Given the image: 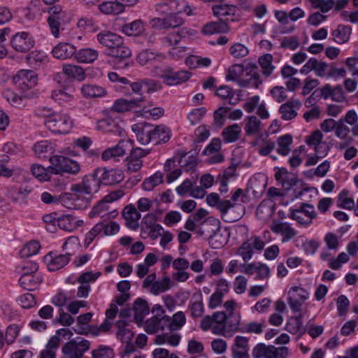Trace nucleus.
<instances>
[{
  "instance_id": "4",
  "label": "nucleus",
  "mask_w": 358,
  "mask_h": 358,
  "mask_svg": "<svg viewBox=\"0 0 358 358\" xmlns=\"http://www.w3.org/2000/svg\"><path fill=\"white\" fill-rule=\"evenodd\" d=\"M245 71V68L241 64H234L230 66L226 74L227 81H236L242 87L257 88L262 84L259 75L254 73L248 79H243L241 77Z\"/></svg>"
},
{
  "instance_id": "3",
  "label": "nucleus",
  "mask_w": 358,
  "mask_h": 358,
  "mask_svg": "<svg viewBox=\"0 0 358 358\" xmlns=\"http://www.w3.org/2000/svg\"><path fill=\"white\" fill-rule=\"evenodd\" d=\"M44 124L52 132L66 134L70 132L74 121L66 113H52L45 117Z\"/></svg>"
},
{
  "instance_id": "28",
  "label": "nucleus",
  "mask_w": 358,
  "mask_h": 358,
  "mask_svg": "<svg viewBox=\"0 0 358 358\" xmlns=\"http://www.w3.org/2000/svg\"><path fill=\"white\" fill-rule=\"evenodd\" d=\"M188 309L193 318L201 317L204 312L202 293L199 291L193 294L189 301Z\"/></svg>"
},
{
  "instance_id": "42",
  "label": "nucleus",
  "mask_w": 358,
  "mask_h": 358,
  "mask_svg": "<svg viewBox=\"0 0 358 358\" xmlns=\"http://www.w3.org/2000/svg\"><path fill=\"white\" fill-rule=\"evenodd\" d=\"M102 229H103L101 224L96 223L94 227L85 234L83 240V246L85 248H87L93 243H96L101 238H102L103 233Z\"/></svg>"
},
{
  "instance_id": "10",
  "label": "nucleus",
  "mask_w": 358,
  "mask_h": 358,
  "mask_svg": "<svg viewBox=\"0 0 358 358\" xmlns=\"http://www.w3.org/2000/svg\"><path fill=\"white\" fill-rule=\"evenodd\" d=\"M90 348V343L89 341L78 338L65 343L62 348V352L64 358H82Z\"/></svg>"
},
{
  "instance_id": "30",
  "label": "nucleus",
  "mask_w": 358,
  "mask_h": 358,
  "mask_svg": "<svg viewBox=\"0 0 358 358\" xmlns=\"http://www.w3.org/2000/svg\"><path fill=\"white\" fill-rule=\"evenodd\" d=\"M152 139L155 144L166 143L169 141L171 131L170 129L164 125L152 124Z\"/></svg>"
},
{
  "instance_id": "40",
  "label": "nucleus",
  "mask_w": 358,
  "mask_h": 358,
  "mask_svg": "<svg viewBox=\"0 0 358 358\" xmlns=\"http://www.w3.org/2000/svg\"><path fill=\"white\" fill-rule=\"evenodd\" d=\"M43 281L40 273L31 275H22L19 279L20 286L27 290L35 289Z\"/></svg>"
},
{
  "instance_id": "52",
  "label": "nucleus",
  "mask_w": 358,
  "mask_h": 358,
  "mask_svg": "<svg viewBox=\"0 0 358 358\" xmlns=\"http://www.w3.org/2000/svg\"><path fill=\"white\" fill-rule=\"evenodd\" d=\"M116 327L118 328L117 331V337L119 340L124 343H129L131 341L134 334L127 327L126 322L124 320H118L116 322Z\"/></svg>"
},
{
  "instance_id": "49",
  "label": "nucleus",
  "mask_w": 358,
  "mask_h": 358,
  "mask_svg": "<svg viewBox=\"0 0 358 358\" xmlns=\"http://www.w3.org/2000/svg\"><path fill=\"white\" fill-rule=\"evenodd\" d=\"M277 152L282 156H287L289 154L290 145L292 143V137L290 134L280 136L277 139Z\"/></svg>"
},
{
  "instance_id": "6",
  "label": "nucleus",
  "mask_w": 358,
  "mask_h": 358,
  "mask_svg": "<svg viewBox=\"0 0 358 358\" xmlns=\"http://www.w3.org/2000/svg\"><path fill=\"white\" fill-rule=\"evenodd\" d=\"M50 168L53 174H62L64 173L73 175L77 174L80 170V164L69 158L61 155H54L50 157Z\"/></svg>"
},
{
  "instance_id": "63",
  "label": "nucleus",
  "mask_w": 358,
  "mask_h": 358,
  "mask_svg": "<svg viewBox=\"0 0 358 358\" xmlns=\"http://www.w3.org/2000/svg\"><path fill=\"white\" fill-rule=\"evenodd\" d=\"M186 323V317L182 311H178L173 314V317H170L168 329L171 330H178Z\"/></svg>"
},
{
  "instance_id": "46",
  "label": "nucleus",
  "mask_w": 358,
  "mask_h": 358,
  "mask_svg": "<svg viewBox=\"0 0 358 358\" xmlns=\"http://www.w3.org/2000/svg\"><path fill=\"white\" fill-rule=\"evenodd\" d=\"M63 73L69 78L78 81H83L85 78V71L83 67L73 64H65L62 68Z\"/></svg>"
},
{
  "instance_id": "16",
  "label": "nucleus",
  "mask_w": 358,
  "mask_h": 358,
  "mask_svg": "<svg viewBox=\"0 0 358 358\" xmlns=\"http://www.w3.org/2000/svg\"><path fill=\"white\" fill-rule=\"evenodd\" d=\"M169 320L170 317L168 315H164L162 317L154 315L146 321L143 322L141 326H143L144 330L148 334H156L159 331H163L166 328H168Z\"/></svg>"
},
{
  "instance_id": "56",
  "label": "nucleus",
  "mask_w": 358,
  "mask_h": 358,
  "mask_svg": "<svg viewBox=\"0 0 358 358\" xmlns=\"http://www.w3.org/2000/svg\"><path fill=\"white\" fill-rule=\"evenodd\" d=\"M31 173L40 181H48L50 179L52 174L50 166L48 168L40 164H33L31 166Z\"/></svg>"
},
{
  "instance_id": "12",
  "label": "nucleus",
  "mask_w": 358,
  "mask_h": 358,
  "mask_svg": "<svg viewBox=\"0 0 358 358\" xmlns=\"http://www.w3.org/2000/svg\"><path fill=\"white\" fill-rule=\"evenodd\" d=\"M10 43L16 52L25 53L34 47L36 41L32 34L23 31L15 34L11 37Z\"/></svg>"
},
{
  "instance_id": "58",
  "label": "nucleus",
  "mask_w": 358,
  "mask_h": 358,
  "mask_svg": "<svg viewBox=\"0 0 358 358\" xmlns=\"http://www.w3.org/2000/svg\"><path fill=\"white\" fill-rule=\"evenodd\" d=\"M108 56L123 59L129 57L131 55V50L127 47L124 43V40L121 41V43L115 46L112 50L108 54Z\"/></svg>"
},
{
  "instance_id": "24",
  "label": "nucleus",
  "mask_w": 358,
  "mask_h": 358,
  "mask_svg": "<svg viewBox=\"0 0 358 358\" xmlns=\"http://www.w3.org/2000/svg\"><path fill=\"white\" fill-rule=\"evenodd\" d=\"M136 134L137 141L142 145H147L152 142V124L148 123L135 124L131 127Z\"/></svg>"
},
{
  "instance_id": "15",
  "label": "nucleus",
  "mask_w": 358,
  "mask_h": 358,
  "mask_svg": "<svg viewBox=\"0 0 358 358\" xmlns=\"http://www.w3.org/2000/svg\"><path fill=\"white\" fill-rule=\"evenodd\" d=\"M309 298V293L303 287L299 286L292 287L288 291L287 303L294 313L301 311L302 303Z\"/></svg>"
},
{
  "instance_id": "61",
  "label": "nucleus",
  "mask_w": 358,
  "mask_h": 358,
  "mask_svg": "<svg viewBox=\"0 0 358 358\" xmlns=\"http://www.w3.org/2000/svg\"><path fill=\"white\" fill-rule=\"evenodd\" d=\"M285 329L292 334L303 333L304 329L302 324L301 316H295L289 318L286 324Z\"/></svg>"
},
{
  "instance_id": "29",
  "label": "nucleus",
  "mask_w": 358,
  "mask_h": 358,
  "mask_svg": "<svg viewBox=\"0 0 358 358\" xmlns=\"http://www.w3.org/2000/svg\"><path fill=\"white\" fill-rule=\"evenodd\" d=\"M134 321L138 325L143 324L144 317L149 314L150 307L148 302L142 299H137L133 304Z\"/></svg>"
},
{
  "instance_id": "17",
  "label": "nucleus",
  "mask_w": 358,
  "mask_h": 358,
  "mask_svg": "<svg viewBox=\"0 0 358 358\" xmlns=\"http://www.w3.org/2000/svg\"><path fill=\"white\" fill-rule=\"evenodd\" d=\"M271 230L276 234L282 236V242L286 243L296 236L297 231L291 224L280 220L273 221L271 225Z\"/></svg>"
},
{
  "instance_id": "34",
  "label": "nucleus",
  "mask_w": 358,
  "mask_h": 358,
  "mask_svg": "<svg viewBox=\"0 0 358 358\" xmlns=\"http://www.w3.org/2000/svg\"><path fill=\"white\" fill-rule=\"evenodd\" d=\"M99 56V52L93 48H85L78 50L76 49L75 59L83 64H91L94 62Z\"/></svg>"
},
{
  "instance_id": "31",
  "label": "nucleus",
  "mask_w": 358,
  "mask_h": 358,
  "mask_svg": "<svg viewBox=\"0 0 358 358\" xmlns=\"http://www.w3.org/2000/svg\"><path fill=\"white\" fill-rule=\"evenodd\" d=\"M80 93L85 99H95L105 96L107 91L104 87L97 85L85 84L80 88Z\"/></svg>"
},
{
  "instance_id": "60",
  "label": "nucleus",
  "mask_w": 358,
  "mask_h": 358,
  "mask_svg": "<svg viewBox=\"0 0 358 358\" xmlns=\"http://www.w3.org/2000/svg\"><path fill=\"white\" fill-rule=\"evenodd\" d=\"M207 109L205 107H199L192 109L187 114V119L189 124L192 126L201 122L202 119L206 116Z\"/></svg>"
},
{
  "instance_id": "23",
  "label": "nucleus",
  "mask_w": 358,
  "mask_h": 358,
  "mask_svg": "<svg viewBox=\"0 0 358 358\" xmlns=\"http://www.w3.org/2000/svg\"><path fill=\"white\" fill-rule=\"evenodd\" d=\"M144 99L143 96L136 99H118L115 100L111 107V110L117 113H124L132 110L134 108L140 107Z\"/></svg>"
},
{
  "instance_id": "13",
  "label": "nucleus",
  "mask_w": 358,
  "mask_h": 358,
  "mask_svg": "<svg viewBox=\"0 0 358 358\" xmlns=\"http://www.w3.org/2000/svg\"><path fill=\"white\" fill-rule=\"evenodd\" d=\"M184 22L183 18L172 11L166 17H155L150 20L152 28L156 30L177 28L182 25Z\"/></svg>"
},
{
  "instance_id": "59",
  "label": "nucleus",
  "mask_w": 358,
  "mask_h": 358,
  "mask_svg": "<svg viewBox=\"0 0 358 358\" xmlns=\"http://www.w3.org/2000/svg\"><path fill=\"white\" fill-rule=\"evenodd\" d=\"M302 242V249L307 255H313L317 251L320 243L316 239H308L305 236L299 237Z\"/></svg>"
},
{
  "instance_id": "47",
  "label": "nucleus",
  "mask_w": 358,
  "mask_h": 358,
  "mask_svg": "<svg viewBox=\"0 0 358 358\" xmlns=\"http://www.w3.org/2000/svg\"><path fill=\"white\" fill-rule=\"evenodd\" d=\"M164 182V174L162 172L157 171L148 178H146L142 183V189L145 191H152L157 186Z\"/></svg>"
},
{
  "instance_id": "44",
  "label": "nucleus",
  "mask_w": 358,
  "mask_h": 358,
  "mask_svg": "<svg viewBox=\"0 0 358 358\" xmlns=\"http://www.w3.org/2000/svg\"><path fill=\"white\" fill-rule=\"evenodd\" d=\"M144 30V22L141 20H136L122 27V31L127 36H139Z\"/></svg>"
},
{
  "instance_id": "25",
  "label": "nucleus",
  "mask_w": 358,
  "mask_h": 358,
  "mask_svg": "<svg viewBox=\"0 0 358 358\" xmlns=\"http://www.w3.org/2000/svg\"><path fill=\"white\" fill-rule=\"evenodd\" d=\"M122 216L126 220V225L128 228L132 230H136L138 228L141 214L134 205L129 204L124 207L122 210Z\"/></svg>"
},
{
  "instance_id": "48",
  "label": "nucleus",
  "mask_w": 358,
  "mask_h": 358,
  "mask_svg": "<svg viewBox=\"0 0 358 358\" xmlns=\"http://www.w3.org/2000/svg\"><path fill=\"white\" fill-rule=\"evenodd\" d=\"M52 99L61 106L71 103L74 101V96L68 92L66 89H57L52 92Z\"/></svg>"
},
{
  "instance_id": "38",
  "label": "nucleus",
  "mask_w": 358,
  "mask_h": 358,
  "mask_svg": "<svg viewBox=\"0 0 358 358\" xmlns=\"http://www.w3.org/2000/svg\"><path fill=\"white\" fill-rule=\"evenodd\" d=\"M128 141H120L115 146L109 148L104 150L102 153L101 157L103 160L107 161L110 159H115L125 155V145L128 144Z\"/></svg>"
},
{
  "instance_id": "51",
  "label": "nucleus",
  "mask_w": 358,
  "mask_h": 358,
  "mask_svg": "<svg viewBox=\"0 0 358 358\" xmlns=\"http://www.w3.org/2000/svg\"><path fill=\"white\" fill-rule=\"evenodd\" d=\"M241 128L238 124L228 126L222 131V137L226 143H233L238 140Z\"/></svg>"
},
{
  "instance_id": "21",
  "label": "nucleus",
  "mask_w": 358,
  "mask_h": 358,
  "mask_svg": "<svg viewBox=\"0 0 358 358\" xmlns=\"http://www.w3.org/2000/svg\"><path fill=\"white\" fill-rule=\"evenodd\" d=\"M302 106L301 102L295 99H291L285 103H282L279 108L280 117L283 120H291L294 119L298 115V110Z\"/></svg>"
},
{
  "instance_id": "37",
  "label": "nucleus",
  "mask_w": 358,
  "mask_h": 358,
  "mask_svg": "<svg viewBox=\"0 0 358 358\" xmlns=\"http://www.w3.org/2000/svg\"><path fill=\"white\" fill-rule=\"evenodd\" d=\"M229 31V27L225 22H210L205 24L201 28V33L210 36L213 34L226 33Z\"/></svg>"
},
{
  "instance_id": "19",
  "label": "nucleus",
  "mask_w": 358,
  "mask_h": 358,
  "mask_svg": "<svg viewBox=\"0 0 358 358\" xmlns=\"http://www.w3.org/2000/svg\"><path fill=\"white\" fill-rule=\"evenodd\" d=\"M31 191L32 188L29 185H13L8 187L6 194L12 202L22 204L26 203L27 198Z\"/></svg>"
},
{
  "instance_id": "2",
  "label": "nucleus",
  "mask_w": 358,
  "mask_h": 358,
  "mask_svg": "<svg viewBox=\"0 0 358 358\" xmlns=\"http://www.w3.org/2000/svg\"><path fill=\"white\" fill-rule=\"evenodd\" d=\"M47 23L51 34L59 38L65 27L71 20V13L60 6H55L48 10Z\"/></svg>"
},
{
  "instance_id": "20",
  "label": "nucleus",
  "mask_w": 358,
  "mask_h": 358,
  "mask_svg": "<svg viewBox=\"0 0 358 358\" xmlns=\"http://www.w3.org/2000/svg\"><path fill=\"white\" fill-rule=\"evenodd\" d=\"M213 15L220 18L221 22L231 21L236 19L237 8L231 4H217L212 7Z\"/></svg>"
},
{
  "instance_id": "32",
  "label": "nucleus",
  "mask_w": 358,
  "mask_h": 358,
  "mask_svg": "<svg viewBox=\"0 0 358 358\" xmlns=\"http://www.w3.org/2000/svg\"><path fill=\"white\" fill-rule=\"evenodd\" d=\"M101 183L111 185L120 182L124 179V173L120 169H110L101 171L100 175Z\"/></svg>"
},
{
  "instance_id": "39",
  "label": "nucleus",
  "mask_w": 358,
  "mask_h": 358,
  "mask_svg": "<svg viewBox=\"0 0 358 358\" xmlns=\"http://www.w3.org/2000/svg\"><path fill=\"white\" fill-rule=\"evenodd\" d=\"M99 10L106 15H119L125 11L118 0L105 1L99 5Z\"/></svg>"
},
{
  "instance_id": "27",
  "label": "nucleus",
  "mask_w": 358,
  "mask_h": 358,
  "mask_svg": "<svg viewBox=\"0 0 358 358\" xmlns=\"http://www.w3.org/2000/svg\"><path fill=\"white\" fill-rule=\"evenodd\" d=\"M28 65L34 69H39L49 62L48 55L42 50H34L29 52L27 57Z\"/></svg>"
},
{
  "instance_id": "41",
  "label": "nucleus",
  "mask_w": 358,
  "mask_h": 358,
  "mask_svg": "<svg viewBox=\"0 0 358 358\" xmlns=\"http://www.w3.org/2000/svg\"><path fill=\"white\" fill-rule=\"evenodd\" d=\"M92 315L91 313H86L77 317V324L73 328L74 331L78 334H87L90 331L89 323L92 320Z\"/></svg>"
},
{
  "instance_id": "1",
  "label": "nucleus",
  "mask_w": 358,
  "mask_h": 358,
  "mask_svg": "<svg viewBox=\"0 0 358 358\" xmlns=\"http://www.w3.org/2000/svg\"><path fill=\"white\" fill-rule=\"evenodd\" d=\"M101 183L99 173L87 176L82 183L74 185L71 188V192L66 193L60 197L62 204L68 208H76L77 204L73 201L80 200V205L86 204L87 199L85 195L96 193Z\"/></svg>"
},
{
  "instance_id": "7",
  "label": "nucleus",
  "mask_w": 358,
  "mask_h": 358,
  "mask_svg": "<svg viewBox=\"0 0 358 358\" xmlns=\"http://www.w3.org/2000/svg\"><path fill=\"white\" fill-rule=\"evenodd\" d=\"M266 243L262 237L252 235L242 243L238 249L237 254L246 262L252 258L255 252H261Z\"/></svg>"
},
{
  "instance_id": "55",
  "label": "nucleus",
  "mask_w": 358,
  "mask_h": 358,
  "mask_svg": "<svg viewBox=\"0 0 358 358\" xmlns=\"http://www.w3.org/2000/svg\"><path fill=\"white\" fill-rule=\"evenodd\" d=\"M340 120H343L344 124L350 125L352 135L358 136V114L355 110H348Z\"/></svg>"
},
{
  "instance_id": "53",
  "label": "nucleus",
  "mask_w": 358,
  "mask_h": 358,
  "mask_svg": "<svg viewBox=\"0 0 358 358\" xmlns=\"http://www.w3.org/2000/svg\"><path fill=\"white\" fill-rule=\"evenodd\" d=\"M80 248V239L78 236H71L65 239L62 249L66 251V254L71 258V257L79 250Z\"/></svg>"
},
{
  "instance_id": "36",
  "label": "nucleus",
  "mask_w": 358,
  "mask_h": 358,
  "mask_svg": "<svg viewBox=\"0 0 358 358\" xmlns=\"http://www.w3.org/2000/svg\"><path fill=\"white\" fill-rule=\"evenodd\" d=\"M352 30L350 25L338 24L331 33L334 41L338 44L347 43L352 34Z\"/></svg>"
},
{
  "instance_id": "45",
  "label": "nucleus",
  "mask_w": 358,
  "mask_h": 358,
  "mask_svg": "<svg viewBox=\"0 0 358 358\" xmlns=\"http://www.w3.org/2000/svg\"><path fill=\"white\" fill-rule=\"evenodd\" d=\"M355 203L348 189H343L337 197V206L346 210H354Z\"/></svg>"
},
{
  "instance_id": "18",
  "label": "nucleus",
  "mask_w": 358,
  "mask_h": 358,
  "mask_svg": "<svg viewBox=\"0 0 358 358\" xmlns=\"http://www.w3.org/2000/svg\"><path fill=\"white\" fill-rule=\"evenodd\" d=\"M71 260L70 256L50 252L44 257L45 263L50 271H56L64 267Z\"/></svg>"
},
{
  "instance_id": "57",
  "label": "nucleus",
  "mask_w": 358,
  "mask_h": 358,
  "mask_svg": "<svg viewBox=\"0 0 358 358\" xmlns=\"http://www.w3.org/2000/svg\"><path fill=\"white\" fill-rule=\"evenodd\" d=\"M170 3L172 12L178 15L184 13L189 16L193 14L191 6L185 0H173Z\"/></svg>"
},
{
  "instance_id": "8",
  "label": "nucleus",
  "mask_w": 358,
  "mask_h": 358,
  "mask_svg": "<svg viewBox=\"0 0 358 358\" xmlns=\"http://www.w3.org/2000/svg\"><path fill=\"white\" fill-rule=\"evenodd\" d=\"M213 325L212 333L217 336L224 337L231 336L238 330V323H232L228 321L224 312H216L213 314Z\"/></svg>"
},
{
  "instance_id": "50",
  "label": "nucleus",
  "mask_w": 358,
  "mask_h": 358,
  "mask_svg": "<svg viewBox=\"0 0 358 358\" xmlns=\"http://www.w3.org/2000/svg\"><path fill=\"white\" fill-rule=\"evenodd\" d=\"M262 127L261 121L255 115L248 116L245 118L244 130L248 136L257 134Z\"/></svg>"
},
{
  "instance_id": "14",
  "label": "nucleus",
  "mask_w": 358,
  "mask_h": 358,
  "mask_svg": "<svg viewBox=\"0 0 358 358\" xmlns=\"http://www.w3.org/2000/svg\"><path fill=\"white\" fill-rule=\"evenodd\" d=\"M13 82L22 91L32 89L38 84V75L32 70L21 69L13 77Z\"/></svg>"
},
{
  "instance_id": "54",
  "label": "nucleus",
  "mask_w": 358,
  "mask_h": 358,
  "mask_svg": "<svg viewBox=\"0 0 358 358\" xmlns=\"http://www.w3.org/2000/svg\"><path fill=\"white\" fill-rule=\"evenodd\" d=\"M275 17L278 21L279 24L283 27L281 31L282 34L292 33L295 29V26L294 24H291L288 27H284L288 24L290 20L289 14L286 11L276 10L275 12Z\"/></svg>"
},
{
  "instance_id": "26",
  "label": "nucleus",
  "mask_w": 358,
  "mask_h": 358,
  "mask_svg": "<svg viewBox=\"0 0 358 358\" xmlns=\"http://www.w3.org/2000/svg\"><path fill=\"white\" fill-rule=\"evenodd\" d=\"M76 46L69 43H59L52 50V56L58 59H68L75 57Z\"/></svg>"
},
{
  "instance_id": "43",
  "label": "nucleus",
  "mask_w": 358,
  "mask_h": 358,
  "mask_svg": "<svg viewBox=\"0 0 358 358\" xmlns=\"http://www.w3.org/2000/svg\"><path fill=\"white\" fill-rule=\"evenodd\" d=\"M273 57L269 53L264 54L258 59V63L262 68V73L266 78L269 77L275 69L273 64Z\"/></svg>"
},
{
  "instance_id": "35",
  "label": "nucleus",
  "mask_w": 358,
  "mask_h": 358,
  "mask_svg": "<svg viewBox=\"0 0 358 358\" xmlns=\"http://www.w3.org/2000/svg\"><path fill=\"white\" fill-rule=\"evenodd\" d=\"M253 145L259 155L267 156L275 148V143L270 138L257 137L253 142Z\"/></svg>"
},
{
  "instance_id": "5",
  "label": "nucleus",
  "mask_w": 358,
  "mask_h": 358,
  "mask_svg": "<svg viewBox=\"0 0 358 358\" xmlns=\"http://www.w3.org/2000/svg\"><path fill=\"white\" fill-rule=\"evenodd\" d=\"M155 74L162 79L167 85H180L189 79L191 73L187 71H175L169 66H163L155 69Z\"/></svg>"
},
{
  "instance_id": "62",
  "label": "nucleus",
  "mask_w": 358,
  "mask_h": 358,
  "mask_svg": "<svg viewBox=\"0 0 358 358\" xmlns=\"http://www.w3.org/2000/svg\"><path fill=\"white\" fill-rule=\"evenodd\" d=\"M35 154L40 158L45 157L47 154H50L53 151L52 145L48 141H41L34 145Z\"/></svg>"
},
{
  "instance_id": "11",
  "label": "nucleus",
  "mask_w": 358,
  "mask_h": 358,
  "mask_svg": "<svg viewBox=\"0 0 358 358\" xmlns=\"http://www.w3.org/2000/svg\"><path fill=\"white\" fill-rule=\"evenodd\" d=\"M122 124V121L119 117L109 115L106 118L98 120L96 123V129L103 133L122 136L124 134V130Z\"/></svg>"
},
{
  "instance_id": "64",
  "label": "nucleus",
  "mask_w": 358,
  "mask_h": 358,
  "mask_svg": "<svg viewBox=\"0 0 358 358\" xmlns=\"http://www.w3.org/2000/svg\"><path fill=\"white\" fill-rule=\"evenodd\" d=\"M271 345H266L264 343H259L257 344L252 350L253 358H270Z\"/></svg>"
},
{
  "instance_id": "22",
  "label": "nucleus",
  "mask_w": 358,
  "mask_h": 358,
  "mask_svg": "<svg viewBox=\"0 0 358 358\" xmlns=\"http://www.w3.org/2000/svg\"><path fill=\"white\" fill-rule=\"evenodd\" d=\"M96 38L99 43L106 48V55L123 39L120 36L108 31L99 32L96 35Z\"/></svg>"
},
{
  "instance_id": "33",
  "label": "nucleus",
  "mask_w": 358,
  "mask_h": 358,
  "mask_svg": "<svg viewBox=\"0 0 358 358\" xmlns=\"http://www.w3.org/2000/svg\"><path fill=\"white\" fill-rule=\"evenodd\" d=\"M83 220L70 215H64L57 220L59 227L67 231H72L78 227L83 226Z\"/></svg>"
},
{
  "instance_id": "9",
  "label": "nucleus",
  "mask_w": 358,
  "mask_h": 358,
  "mask_svg": "<svg viewBox=\"0 0 358 358\" xmlns=\"http://www.w3.org/2000/svg\"><path fill=\"white\" fill-rule=\"evenodd\" d=\"M316 216L314 206L313 205L301 203L299 208H290L289 209L288 217L294 220L300 225L308 227Z\"/></svg>"
}]
</instances>
